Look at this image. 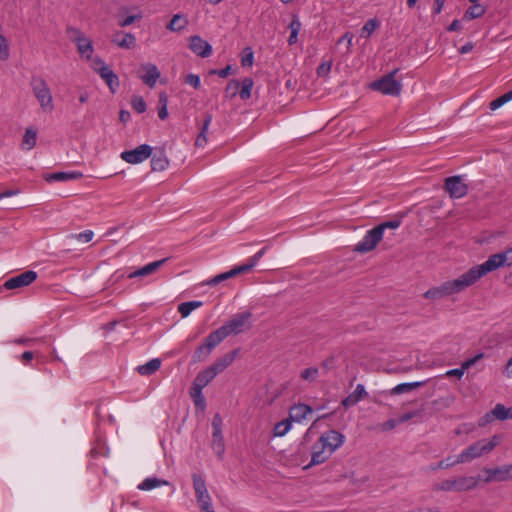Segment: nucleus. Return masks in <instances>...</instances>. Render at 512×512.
Here are the masks:
<instances>
[{"mask_svg": "<svg viewBox=\"0 0 512 512\" xmlns=\"http://www.w3.org/2000/svg\"><path fill=\"white\" fill-rule=\"evenodd\" d=\"M241 85V89L239 90V96L243 100H247L251 97V91L254 85V82L251 78H245Z\"/></svg>", "mask_w": 512, "mask_h": 512, "instance_id": "obj_42", "label": "nucleus"}, {"mask_svg": "<svg viewBox=\"0 0 512 512\" xmlns=\"http://www.w3.org/2000/svg\"><path fill=\"white\" fill-rule=\"evenodd\" d=\"M212 114L206 113L202 125L199 127V134L195 140V146L198 148H204L208 142V131L212 123Z\"/></svg>", "mask_w": 512, "mask_h": 512, "instance_id": "obj_20", "label": "nucleus"}, {"mask_svg": "<svg viewBox=\"0 0 512 512\" xmlns=\"http://www.w3.org/2000/svg\"><path fill=\"white\" fill-rule=\"evenodd\" d=\"M397 69L370 84L371 89L384 95L398 96L402 90L401 82L395 79Z\"/></svg>", "mask_w": 512, "mask_h": 512, "instance_id": "obj_7", "label": "nucleus"}, {"mask_svg": "<svg viewBox=\"0 0 512 512\" xmlns=\"http://www.w3.org/2000/svg\"><path fill=\"white\" fill-rule=\"evenodd\" d=\"M112 43L122 49H132L136 45V38L132 33L118 31L112 37Z\"/></svg>", "mask_w": 512, "mask_h": 512, "instance_id": "obj_19", "label": "nucleus"}, {"mask_svg": "<svg viewBox=\"0 0 512 512\" xmlns=\"http://www.w3.org/2000/svg\"><path fill=\"white\" fill-rule=\"evenodd\" d=\"M399 424L398 420L390 419L382 424V429L385 431L394 429Z\"/></svg>", "mask_w": 512, "mask_h": 512, "instance_id": "obj_64", "label": "nucleus"}, {"mask_svg": "<svg viewBox=\"0 0 512 512\" xmlns=\"http://www.w3.org/2000/svg\"><path fill=\"white\" fill-rule=\"evenodd\" d=\"M332 454L323 445L316 441L311 448V462L307 467L319 465L326 462Z\"/></svg>", "mask_w": 512, "mask_h": 512, "instance_id": "obj_18", "label": "nucleus"}, {"mask_svg": "<svg viewBox=\"0 0 512 512\" xmlns=\"http://www.w3.org/2000/svg\"><path fill=\"white\" fill-rule=\"evenodd\" d=\"M167 261H168V258H163L161 260H157V261L148 263L147 265H145V266L135 270L134 272L130 273L128 275V278L131 279V278L144 277V276L150 275V274L156 272Z\"/></svg>", "mask_w": 512, "mask_h": 512, "instance_id": "obj_21", "label": "nucleus"}, {"mask_svg": "<svg viewBox=\"0 0 512 512\" xmlns=\"http://www.w3.org/2000/svg\"><path fill=\"white\" fill-rule=\"evenodd\" d=\"M169 166V160L164 153V151H160L156 153L151 158V169L152 171L161 172L167 169Z\"/></svg>", "mask_w": 512, "mask_h": 512, "instance_id": "obj_28", "label": "nucleus"}, {"mask_svg": "<svg viewBox=\"0 0 512 512\" xmlns=\"http://www.w3.org/2000/svg\"><path fill=\"white\" fill-rule=\"evenodd\" d=\"M464 371L465 370L461 366V368H455V369H451V370L447 371L445 373V375L448 377H457L458 379H460V378H462Z\"/></svg>", "mask_w": 512, "mask_h": 512, "instance_id": "obj_62", "label": "nucleus"}, {"mask_svg": "<svg viewBox=\"0 0 512 512\" xmlns=\"http://www.w3.org/2000/svg\"><path fill=\"white\" fill-rule=\"evenodd\" d=\"M324 448L333 454L345 441V436L336 430H329L321 434L317 440Z\"/></svg>", "mask_w": 512, "mask_h": 512, "instance_id": "obj_10", "label": "nucleus"}, {"mask_svg": "<svg viewBox=\"0 0 512 512\" xmlns=\"http://www.w3.org/2000/svg\"><path fill=\"white\" fill-rule=\"evenodd\" d=\"M99 76L108 85L110 91L115 93L120 83L118 76L113 72V70L110 67L104 69L102 68L101 74Z\"/></svg>", "mask_w": 512, "mask_h": 512, "instance_id": "obj_27", "label": "nucleus"}, {"mask_svg": "<svg viewBox=\"0 0 512 512\" xmlns=\"http://www.w3.org/2000/svg\"><path fill=\"white\" fill-rule=\"evenodd\" d=\"M185 83L191 85L195 89H199L201 86L200 77L192 73L186 76Z\"/></svg>", "mask_w": 512, "mask_h": 512, "instance_id": "obj_58", "label": "nucleus"}, {"mask_svg": "<svg viewBox=\"0 0 512 512\" xmlns=\"http://www.w3.org/2000/svg\"><path fill=\"white\" fill-rule=\"evenodd\" d=\"M252 313L250 311L234 315L228 322L215 330L217 335L223 341L228 336L240 334L250 327Z\"/></svg>", "mask_w": 512, "mask_h": 512, "instance_id": "obj_3", "label": "nucleus"}, {"mask_svg": "<svg viewBox=\"0 0 512 512\" xmlns=\"http://www.w3.org/2000/svg\"><path fill=\"white\" fill-rule=\"evenodd\" d=\"M91 61V68L93 69L94 72H96L97 74H101V70L102 68H108L109 66L105 64V62L103 61V59H101L100 57H91L90 59Z\"/></svg>", "mask_w": 512, "mask_h": 512, "instance_id": "obj_54", "label": "nucleus"}, {"mask_svg": "<svg viewBox=\"0 0 512 512\" xmlns=\"http://www.w3.org/2000/svg\"><path fill=\"white\" fill-rule=\"evenodd\" d=\"M83 174L81 172H56L46 177L48 182L52 181H69L75 179H81Z\"/></svg>", "mask_w": 512, "mask_h": 512, "instance_id": "obj_30", "label": "nucleus"}, {"mask_svg": "<svg viewBox=\"0 0 512 512\" xmlns=\"http://www.w3.org/2000/svg\"><path fill=\"white\" fill-rule=\"evenodd\" d=\"M490 416L501 421L512 419V406L506 407L505 405L498 403L489 414H486L485 417L489 418Z\"/></svg>", "mask_w": 512, "mask_h": 512, "instance_id": "obj_26", "label": "nucleus"}, {"mask_svg": "<svg viewBox=\"0 0 512 512\" xmlns=\"http://www.w3.org/2000/svg\"><path fill=\"white\" fill-rule=\"evenodd\" d=\"M212 428H213V434H212V447L215 451V453L222 457L225 451V445H224V439L222 436V419L219 414H216L213 417L212 420Z\"/></svg>", "mask_w": 512, "mask_h": 512, "instance_id": "obj_14", "label": "nucleus"}, {"mask_svg": "<svg viewBox=\"0 0 512 512\" xmlns=\"http://www.w3.org/2000/svg\"><path fill=\"white\" fill-rule=\"evenodd\" d=\"M378 26L379 22L376 19L368 20L362 28V35L368 38Z\"/></svg>", "mask_w": 512, "mask_h": 512, "instance_id": "obj_53", "label": "nucleus"}, {"mask_svg": "<svg viewBox=\"0 0 512 512\" xmlns=\"http://www.w3.org/2000/svg\"><path fill=\"white\" fill-rule=\"evenodd\" d=\"M192 480H193V487L195 490V494H200L202 492L203 493L208 492L207 487H206V482L201 475L193 474Z\"/></svg>", "mask_w": 512, "mask_h": 512, "instance_id": "obj_45", "label": "nucleus"}, {"mask_svg": "<svg viewBox=\"0 0 512 512\" xmlns=\"http://www.w3.org/2000/svg\"><path fill=\"white\" fill-rule=\"evenodd\" d=\"M501 439L500 435L495 434L490 439H481L472 443L458 455V462L467 463L488 455L499 445Z\"/></svg>", "mask_w": 512, "mask_h": 512, "instance_id": "obj_2", "label": "nucleus"}, {"mask_svg": "<svg viewBox=\"0 0 512 512\" xmlns=\"http://www.w3.org/2000/svg\"><path fill=\"white\" fill-rule=\"evenodd\" d=\"M319 376V370L316 367H309L304 369L300 373L301 379L307 381V382H314Z\"/></svg>", "mask_w": 512, "mask_h": 512, "instance_id": "obj_47", "label": "nucleus"}, {"mask_svg": "<svg viewBox=\"0 0 512 512\" xmlns=\"http://www.w3.org/2000/svg\"><path fill=\"white\" fill-rule=\"evenodd\" d=\"M484 357V354L483 353H478L477 355H475L474 357L470 358V359H467L466 361H464L461 366L463 367L464 370H468L470 367H472L473 365H475L480 359H482Z\"/></svg>", "mask_w": 512, "mask_h": 512, "instance_id": "obj_59", "label": "nucleus"}, {"mask_svg": "<svg viewBox=\"0 0 512 512\" xmlns=\"http://www.w3.org/2000/svg\"><path fill=\"white\" fill-rule=\"evenodd\" d=\"M37 279V273L33 270L25 271L5 281L4 287L7 290L27 287Z\"/></svg>", "mask_w": 512, "mask_h": 512, "instance_id": "obj_12", "label": "nucleus"}, {"mask_svg": "<svg viewBox=\"0 0 512 512\" xmlns=\"http://www.w3.org/2000/svg\"><path fill=\"white\" fill-rule=\"evenodd\" d=\"M30 86L41 109L45 112H52L54 110L53 96L47 82L40 76H33Z\"/></svg>", "mask_w": 512, "mask_h": 512, "instance_id": "obj_5", "label": "nucleus"}, {"mask_svg": "<svg viewBox=\"0 0 512 512\" xmlns=\"http://www.w3.org/2000/svg\"><path fill=\"white\" fill-rule=\"evenodd\" d=\"M142 18L141 14L138 15H130L125 18H120L118 21V24L120 27H127L132 25L136 20H139Z\"/></svg>", "mask_w": 512, "mask_h": 512, "instance_id": "obj_57", "label": "nucleus"}, {"mask_svg": "<svg viewBox=\"0 0 512 512\" xmlns=\"http://www.w3.org/2000/svg\"><path fill=\"white\" fill-rule=\"evenodd\" d=\"M292 422L290 418L278 422L274 427V436L282 437L286 435L292 427Z\"/></svg>", "mask_w": 512, "mask_h": 512, "instance_id": "obj_41", "label": "nucleus"}, {"mask_svg": "<svg viewBox=\"0 0 512 512\" xmlns=\"http://www.w3.org/2000/svg\"><path fill=\"white\" fill-rule=\"evenodd\" d=\"M266 252V248H262L261 250H259L254 256H252L248 262L246 264H242V267L244 268H247V272H249L254 266H256V264L258 263V261L263 257V255L265 254Z\"/></svg>", "mask_w": 512, "mask_h": 512, "instance_id": "obj_51", "label": "nucleus"}, {"mask_svg": "<svg viewBox=\"0 0 512 512\" xmlns=\"http://www.w3.org/2000/svg\"><path fill=\"white\" fill-rule=\"evenodd\" d=\"M202 390L203 388H199L198 386L192 385L189 394L195 406L203 411L206 407V400L202 393Z\"/></svg>", "mask_w": 512, "mask_h": 512, "instance_id": "obj_33", "label": "nucleus"}, {"mask_svg": "<svg viewBox=\"0 0 512 512\" xmlns=\"http://www.w3.org/2000/svg\"><path fill=\"white\" fill-rule=\"evenodd\" d=\"M202 302L201 301H188V302H183L181 303L179 306H178V312L181 314V316L183 318H186L187 316L190 315V313L201 307L202 306Z\"/></svg>", "mask_w": 512, "mask_h": 512, "instance_id": "obj_38", "label": "nucleus"}, {"mask_svg": "<svg viewBox=\"0 0 512 512\" xmlns=\"http://www.w3.org/2000/svg\"><path fill=\"white\" fill-rule=\"evenodd\" d=\"M152 147L148 144H142L132 150L123 151L120 158L129 164H139L152 155Z\"/></svg>", "mask_w": 512, "mask_h": 512, "instance_id": "obj_8", "label": "nucleus"}, {"mask_svg": "<svg viewBox=\"0 0 512 512\" xmlns=\"http://www.w3.org/2000/svg\"><path fill=\"white\" fill-rule=\"evenodd\" d=\"M187 24V19H185L181 14H175L166 28L172 32H179L183 30Z\"/></svg>", "mask_w": 512, "mask_h": 512, "instance_id": "obj_34", "label": "nucleus"}, {"mask_svg": "<svg viewBox=\"0 0 512 512\" xmlns=\"http://www.w3.org/2000/svg\"><path fill=\"white\" fill-rule=\"evenodd\" d=\"M504 266H512L511 251L508 249L489 256L484 263L473 266L462 275L470 287L486 274Z\"/></svg>", "mask_w": 512, "mask_h": 512, "instance_id": "obj_1", "label": "nucleus"}, {"mask_svg": "<svg viewBox=\"0 0 512 512\" xmlns=\"http://www.w3.org/2000/svg\"><path fill=\"white\" fill-rule=\"evenodd\" d=\"M485 472L487 473V477L485 478V482L487 483L492 481H507L512 479V464L493 469H485Z\"/></svg>", "mask_w": 512, "mask_h": 512, "instance_id": "obj_17", "label": "nucleus"}, {"mask_svg": "<svg viewBox=\"0 0 512 512\" xmlns=\"http://www.w3.org/2000/svg\"><path fill=\"white\" fill-rule=\"evenodd\" d=\"M246 51H247V54L241 58V64L244 67H246V66L250 67L253 64L254 55L250 48H247Z\"/></svg>", "mask_w": 512, "mask_h": 512, "instance_id": "obj_60", "label": "nucleus"}, {"mask_svg": "<svg viewBox=\"0 0 512 512\" xmlns=\"http://www.w3.org/2000/svg\"><path fill=\"white\" fill-rule=\"evenodd\" d=\"M468 284L465 281L463 275L458 278L446 281L438 287H433L424 293V297L427 299H441L445 296L457 294L468 288Z\"/></svg>", "mask_w": 512, "mask_h": 512, "instance_id": "obj_4", "label": "nucleus"}, {"mask_svg": "<svg viewBox=\"0 0 512 512\" xmlns=\"http://www.w3.org/2000/svg\"><path fill=\"white\" fill-rule=\"evenodd\" d=\"M94 233L92 230H85L78 234H72L70 237L81 242H90L93 239Z\"/></svg>", "mask_w": 512, "mask_h": 512, "instance_id": "obj_55", "label": "nucleus"}, {"mask_svg": "<svg viewBox=\"0 0 512 512\" xmlns=\"http://www.w3.org/2000/svg\"><path fill=\"white\" fill-rule=\"evenodd\" d=\"M197 503L203 512H213L211 498L208 492L195 494Z\"/></svg>", "mask_w": 512, "mask_h": 512, "instance_id": "obj_40", "label": "nucleus"}, {"mask_svg": "<svg viewBox=\"0 0 512 512\" xmlns=\"http://www.w3.org/2000/svg\"><path fill=\"white\" fill-rule=\"evenodd\" d=\"M222 342L215 331L211 332L193 354L195 363L204 361L213 351V349Z\"/></svg>", "mask_w": 512, "mask_h": 512, "instance_id": "obj_9", "label": "nucleus"}, {"mask_svg": "<svg viewBox=\"0 0 512 512\" xmlns=\"http://www.w3.org/2000/svg\"><path fill=\"white\" fill-rule=\"evenodd\" d=\"M367 396L364 385L358 384L353 393L344 398L341 402L342 406L348 408L356 405L360 400Z\"/></svg>", "mask_w": 512, "mask_h": 512, "instance_id": "obj_24", "label": "nucleus"}, {"mask_svg": "<svg viewBox=\"0 0 512 512\" xmlns=\"http://www.w3.org/2000/svg\"><path fill=\"white\" fill-rule=\"evenodd\" d=\"M242 273H247V268H244L242 267V265H239L227 272L216 275L215 277L208 280L206 284L209 286H215L221 283L222 281H225Z\"/></svg>", "mask_w": 512, "mask_h": 512, "instance_id": "obj_23", "label": "nucleus"}, {"mask_svg": "<svg viewBox=\"0 0 512 512\" xmlns=\"http://www.w3.org/2000/svg\"><path fill=\"white\" fill-rule=\"evenodd\" d=\"M240 90V83L239 81L232 79L228 82L226 88H225V94L226 97L233 98L237 94H239Z\"/></svg>", "mask_w": 512, "mask_h": 512, "instance_id": "obj_48", "label": "nucleus"}, {"mask_svg": "<svg viewBox=\"0 0 512 512\" xmlns=\"http://www.w3.org/2000/svg\"><path fill=\"white\" fill-rule=\"evenodd\" d=\"M132 108L139 114L146 111V103L141 96H134L131 100Z\"/></svg>", "mask_w": 512, "mask_h": 512, "instance_id": "obj_52", "label": "nucleus"}, {"mask_svg": "<svg viewBox=\"0 0 512 512\" xmlns=\"http://www.w3.org/2000/svg\"><path fill=\"white\" fill-rule=\"evenodd\" d=\"M479 479L473 476H463L456 479H447L433 486L435 491H470L478 485Z\"/></svg>", "mask_w": 512, "mask_h": 512, "instance_id": "obj_6", "label": "nucleus"}, {"mask_svg": "<svg viewBox=\"0 0 512 512\" xmlns=\"http://www.w3.org/2000/svg\"><path fill=\"white\" fill-rule=\"evenodd\" d=\"M485 13V9L480 4H473L470 6L465 12L464 17L466 19L472 20L481 17Z\"/></svg>", "mask_w": 512, "mask_h": 512, "instance_id": "obj_43", "label": "nucleus"}, {"mask_svg": "<svg viewBox=\"0 0 512 512\" xmlns=\"http://www.w3.org/2000/svg\"><path fill=\"white\" fill-rule=\"evenodd\" d=\"M400 224V220H391L381 223L380 225L376 226V228H380V233L383 236V233L386 229H397Z\"/></svg>", "mask_w": 512, "mask_h": 512, "instance_id": "obj_56", "label": "nucleus"}, {"mask_svg": "<svg viewBox=\"0 0 512 512\" xmlns=\"http://www.w3.org/2000/svg\"><path fill=\"white\" fill-rule=\"evenodd\" d=\"M66 33L69 37V39L75 44L76 42L83 39L86 35L78 28L75 27H68L66 29Z\"/></svg>", "mask_w": 512, "mask_h": 512, "instance_id": "obj_50", "label": "nucleus"}, {"mask_svg": "<svg viewBox=\"0 0 512 512\" xmlns=\"http://www.w3.org/2000/svg\"><path fill=\"white\" fill-rule=\"evenodd\" d=\"M426 382L425 381H417V382H410V383H401L396 385L392 389L393 394H402L412 391L413 389L419 388L423 386Z\"/></svg>", "mask_w": 512, "mask_h": 512, "instance_id": "obj_36", "label": "nucleus"}, {"mask_svg": "<svg viewBox=\"0 0 512 512\" xmlns=\"http://www.w3.org/2000/svg\"><path fill=\"white\" fill-rule=\"evenodd\" d=\"M10 57V45L8 39L3 34V28L0 24V60L6 61Z\"/></svg>", "mask_w": 512, "mask_h": 512, "instance_id": "obj_39", "label": "nucleus"}, {"mask_svg": "<svg viewBox=\"0 0 512 512\" xmlns=\"http://www.w3.org/2000/svg\"><path fill=\"white\" fill-rule=\"evenodd\" d=\"M231 65H227L225 68L220 70L211 71L212 74H217L220 78H226L231 73Z\"/></svg>", "mask_w": 512, "mask_h": 512, "instance_id": "obj_63", "label": "nucleus"}, {"mask_svg": "<svg viewBox=\"0 0 512 512\" xmlns=\"http://www.w3.org/2000/svg\"><path fill=\"white\" fill-rule=\"evenodd\" d=\"M290 36L288 38L289 45H293L298 40V33L301 29V22L297 16H294L289 24Z\"/></svg>", "mask_w": 512, "mask_h": 512, "instance_id": "obj_37", "label": "nucleus"}, {"mask_svg": "<svg viewBox=\"0 0 512 512\" xmlns=\"http://www.w3.org/2000/svg\"><path fill=\"white\" fill-rule=\"evenodd\" d=\"M457 464H462V462H458V456L455 459L451 456H448L447 458L441 460L439 463L431 466V469L432 470L448 469Z\"/></svg>", "mask_w": 512, "mask_h": 512, "instance_id": "obj_46", "label": "nucleus"}, {"mask_svg": "<svg viewBox=\"0 0 512 512\" xmlns=\"http://www.w3.org/2000/svg\"><path fill=\"white\" fill-rule=\"evenodd\" d=\"M444 187L451 198H462L468 193V187L463 182L461 176H451L446 178Z\"/></svg>", "mask_w": 512, "mask_h": 512, "instance_id": "obj_13", "label": "nucleus"}, {"mask_svg": "<svg viewBox=\"0 0 512 512\" xmlns=\"http://www.w3.org/2000/svg\"><path fill=\"white\" fill-rule=\"evenodd\" d=\"M37 141V131L33 128H27L22 138L21 148L31 150L35 147Z\"/></svg>", "mask_w": 512, "mask_h": 512, "instance_id": "obj_31", "label": "nucleus"}, {"mask_svg": "<svg viewBox=\"0 0 512 512\" xmlns=\"http://www.w3.org/2000/svg\"><path fill=\"white\" fill-rule=\"evenodd\" d=\"M160 366H161V361L159 359L155 358V359L148 361L144 365L138 366L137 371L141 375H151V374L155 373L160 368Z\"/></svg>", "mask_w": 512, "mask_h": 512, "instance_id": "obj_35", "label": "nucleus"}, {"mask_svg": "<svg viewBox=\"0 0 512 512\" xmlns=\"http://www.w3.org/2000/svg\"><path fill=\"white\" fill-rule=\"evenodd\" d=\"M382 238L380 228L374 227L367 231L363 239L356 244L354 250L359 253L370 252L377 246Z\"/></svg>", "mask_w": 512, "mask_h": 512, "instance_id": "obj_11", "label": "nucleus"}, {"mask_svg": "<svg viewBox=\"0 0 512 512\" xmlns=\"http://www.w3.org/2000/svg\"><path fill=\"white\" fill-rule=\"evenodd\" d=\"M162 485H170V483L167 480L159 479L157 477H148L138 485V489L149 491Z\"/></svg>", "mask_w": 512, "mask_h": 512, "instance_id": "obj_32", "label": "nucleus"}, {"mask_svg": "<svg viewBox=\"0 0 512 512\" xmlns=\"http://www.w3.org/2000/svg\"><path fill=\"white\" fill-rule=\"evenodd\" d=\"M143 74H140L139 77L150 88H154L158 79L161 76V73L158 67L153 63H145L140 67Z\"/></svg>", "mask_w": 512, "mask_h": 512, "instance_id": "obj_16", "label": "nucleus"}, {"mask_svg": "<svg viewBox=\"0 0 512 512\" xmlns=\"http://www.w3.org/2000/svg\"><path fill=\"white\" fill-rule=\"evenodd\" d=\"M189 49L197 56L201 58H207L212 54V46L198 35L190 36Z\"/></svg>", "mask_w": 512, "mask_h": 512, "instance_id": "obj_15", "label": "nucleus"}, {"mask_svg": "<svg viewBox=\"0 0 512 512\" xmlns=\"http://www.w3.org/2000/svg\"><path fill=\"white\" fill-rule=\"evenodd\" d=\"M236 354H237V351H232V352H229L227 354H225L224 356H222L221 358L217 359L215 362L218 363V365L222 366L223 369H226L227 367H229L232 362L234 361L235 357H236Z\"/></svg>", "mask_w": 512, "mask_h": 512, "instance_id": "obj_49", "label": "nucleus"}, {"mask_svg": "<svg viewBox=\"0 0 512 512\" xmlns=\"http://www.w3.org/2000/svg\"><path fill=\"white\" fill-rule=\"evenodd\" d=\"M216 377L215 372L206 368L200 371L195 377L192 385L198 386L199 388L206 387Z\"/></svg>", "mask_w": 512, "mask_h": 512, "instance_id": "obj_29", "label": "nucleus"}, {"mask_svg": "<svg viewBox=\"0 0 512 512\" xmlns=\"http://www.w3.org/2000/svg\"><path fill=\"white\" fill-rule=\"evenodd\" d=\"M512 100V90L511 91H508L507 93H505L504 95L494 99L493 101L490 102L489 104V108L491 110H497L498 108H500L502 105H504L505 103L509 102Z\"/></svg>", "mask_w": 512, "mask_h": 512, "instance_id": "obj_44", "label": "nucleus"}, {"mask_svg": "<svg viewBox=\"0 0 512 512\" xmlns=\"http://www.w3.org/2000/svg\"><path fill=\"white\" fill-rule=\"evenodd\" d=\"M77 51L81 58L90 60L94 53L92 40L85 36L83 39L75 43Z\"/></svg>", "mask_w": 512, "mask_h": 512, "instance_id": "obj_25", "label": "nucleus"}, {"mask_svg": "<svg viewBox=\"0 0 512 512\" xmlns=\"http://www.w3.org/2000/svg\"><path fill=\"white\" fill-rule=\"evenodd\" d=\"M312 412L313 409L309 405L302 403L295 404L290 408L289 418L294 422H301Z\"/></svg>", "mask_w": 512, "mask_h": 512, "instance_id": "obj_22", "label": "nucleus"}, {"mask_svg": "<svg viewBox=\"0 0 512 512\" xmlns=\"http://www.w3.org/2000/svg\"><path fill=\"white\" fill-rule=\"evenodd\" d=\"M331 62H323L322 64L319 65V67L317 68V74L318 76L320 77H324V76H327L331 70Z\"/></svg>", "mask_w": 512, "mask_h": 512, "instance_id": "obj_61", "label": "nucleus"}]
</instances>
